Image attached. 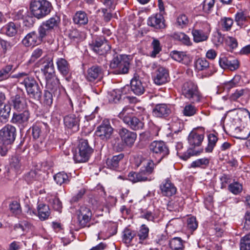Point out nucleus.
<instances>
[{
	"label": "nucleus",
	"instance_id": "obj_36",
	"mask_svg": "<svg viewBox=\"0 0 250 250\" xmlns=\"http://www.w3.org/2000/svg\"><path fill=\"white\" fill-rule=\"evenodd\" d=\"M184 204L183 200L180 197L175 198L174 201L168 202L167 209L170 211H179L182 208Z\"/></svg>",
	"mask_w": 250,
	"mask_h": 250
},
{
	"label": "nucleus",
	"instance_id": "obj_6",
	"mask_svg": "<svg viewBox=\"0 0 250 250\" xmlns=\"http://www.w3.org/2000/svg\"><path fill=\"white\" fill-rule=\"evenodd\" d=\"M42 71L46 80V88L51 90H54V95L59 94L60 82L56 77L54 67H49Z\"/></svg>",
	"mask_w": 250,
	"mask_h": 250
},
{
	"label": "nucleus",
	"instance_id": "obj_1",
	"mask_svg": "<svg viewBox=\"0 0 250 250\" xmlns=\"http://www.w3.org/2000/svg\"><path fill=\"white\" fill-rule=\"evenodd\" d=\"M16 128L12 125H7L0 130V154L6 155L13 143L16 138Z\"/></svg>",
	"mask_w": 250,
	"mask_h": 250
},
{
	"label": "nucleus",
	"instance_id": "obj_46",
	"mask_svg": "<svg viewBox=\"0 0 250 250\" xmlns=\"http://www.w3.org/2000/svg\"><path fill=\"white\" fill-rule=\"evenodd\" d=\"M149 229L145 225H142L138 231L137 236L139 237V243H143V242L147 239L148 235Z\"/></svg>",
	"mask_w": 250,
	"mask_h": 250
},
{
	"label": "nucleus",
	"instance_id": "obj_19",
	"mask_svg": "<svg viewBox=\"0 0 250 250\" xmlns=\"http://www.w3.org/2000/svg\"><path fill=\"white\" fill-rule=\"evenodd\" d=\"M165 20L162 13H157L147 20L148 25L155 29H163L166 27Z\"/></svg>",
	"mask_w": 250,
	"mask_h": 250
},
{
	"label": "nucleus",
	"instance_id": "obj_13",
	"mask_svg": "<svg viewBox=\"0 0 250 250\" xmlns=\"http://www.w3.org/2000/svg\"><path fill=\"white\" fill-rule=\"evenodd\" d=\"M39 35L38 34L33 31L28 33L22 40V43L25 46H31L38 45L42 42V41L46 37L44 35H42L40 31V29H38Z\"/></svg>",
	"mask_w": 250,
	"mask_h": 250
},
{
	"label": "nucleus",
	"instance_id": "obj_24",
	"mask_svg": "<svg viewBox=\"0 0 250 250\" xmlns=\"http://www.w3.org/2000/svg\"><path fill=\"white\" fill-rule=\"evenodd\" d=\"M130 87L131 91L136 95H141L145 92V86L141 81L136 78H133L130 82Z\"/></svg>",
	"mask_w": 250,
	"mask_h": 250
},
{
	"label": "nucleus",
	"instance_id": "obj_64",
	"mask_svg": "<svg viewBox=\"0 0 250 250\" xmlns=\"http://www.w3.org/2000/svg\"><path fill=\"white\" fill-rule=\"evenodd\" d=\"M188 22L187 17L185 15L179 16L177 20V23L181 27L183 28L186 26Z\"/></svg>",
	"mask_w": 250,
	"mask_h": 250
},
{
	"label": "nucleus",
	"instance_id": "obj_48",
	"mask_svg": "<svg viewBox=\"0 0 250 250\" xmlns=\"http://www.w3.org/2000/svg\"><path fill=\"white\" fill-rule=\"evenodd\" d=\"M10 110V106L3 103L0 104V117L4 120H7L9 116Z\"/></svg>",
	"mask_w": 250,
	"mask_h": 250
},
{
	"label": "nucleus",
	"instance_id": "obj_50",
	"mask_svg": "<svg viewBox=\"0 0 250 250\" xmlns=\"http://www.w3.org/2000/svg\"><path fill=\"white\" fill-rule=\"evenodd\" d=\"M151 45L153 48V50L150 53V56L155 58L161 51L162 48L160 45V42L157 39H153L151 43Z\"/></svg>",
	"mask_w": 250,
	"mask_h": 250
},
{
	"label": "nucleus",
	"instance_id": "obj_28",
	"mask_svg": "<svg viewBox=\"0 0 250 250\" xmlns=\"http://www.w3.org/2000/svg\"><path fill=\"white\" fill-rule=\"evenodd\" d=\"M124 157V155L121 153L117 155L112 156L111 158H108L106 164L108 168L116 170L119 165V163Z\"/></svg>",
	"mask_w": 250,
	"mask_h": 250
},
{
	"label": "nucleus",
	"instance_id": "obj_55",
	"mask_svg": "<svg viewBox=\"0 0 250 250\" xmlns=\"http://www.w3.org/2000/svg\"><path fill=\"white\" fill-rule=\"evenodd\" d=\"M49 202L53 208L59 212L61 211L62 204L60 199L56 197L53 196L49 199Z\"/></svg>",
	"mask_w": 250,
	"mask_h": 250
},
{
	"label": "nucleus",
	"instance_id": "obj_4",
	"mask_svg": "<svg viewBox=\"0 0 250 250\" xmlns=\"http://www.w3.org/2000/svg\"><path fill=\"white\" fill-rule=\"evenodd\" d=\"M52 9L51 3L46 0H34L30 3V9L32 14L39 19L48 15Z\"/></svg>",
	"mask_w": 250,
	"mask_h": 250
},
{
	"label": "nucleus",
	"instance_id": "obj_42",
	"mask_svg": "<svg viewBox=\"0 0 250 250\" xmlns=\"http://www.w3.org/2000/svg\"><path fill=\"white\" fill-rule=\"evenodd\" d=\"M208 144L205 150L206 152H211L216 146L218 138L215 134L211 133L208 136Z\"/></svg>",
	"mask_w": 250,
	"mask_h": 250
},
{
	"label": "nucleus",
	"instance_id": "obj_60",
	"mask_svg": "<svg viewBox=\"0 0 250 250\" xmlns=\"http://www.w3.org/2000/svg\"><path fill=\"white\" fill-rule=\"evenodd\" d=\"M248 18V16L242 12L237 13L235 15V21L240 26L243 25L244 22L247 21Z\"/></svg>",
	"mask_w": 250,
	"mask_h": 250
},
{
	"label": "nucleus",
	"instance_id": "obj_57",
	"mask_svg": "<svg viewBox=\"0 0 250 250\" xmlns=\"http://www.w3.org/2000/svg\"><path fill=\"white\" fill-rule=\"evenodd\" d=\"M39 63L43 65L41 68L42 71L49 68V67H51L54 66L52 59L48 57L42 58L40 60Z\"/></svg>",
	"mask_w": 250,
	"mask_h": 250
},
{
	"label": "nucleus",
	"instance_id": "obj_22",
	"mask_svg": "<svg viewBox=\"0 0 250 250\" xmlns=\"http://www.w3.org/2000/svg\"><path fill=\"white\" fill-rule=\"evenodd\" d=\"M170 113L169 106L165 104H157L153 109V115L158 117H167Z\"/></svg>",
	"mask_w": 250,
	"mask_h": 250
},
{
	"label": "nucleus",
	"instance_id": "obj_7",
	"mask_svg": "<svg viewBox=\"0 0 250 250\" xmlns=\"http://www.w3.org/2000/svg\"><path fill=\"white\" fill-rule=\"evenodd\" d=\"M149 149L152 155L156 159L158 163L169 154L168 148L163 141L152 142L149 146Z\"/></svg>",
	"mask_w": 250,
	"mask_h": 250
},
{
	"label": "nucleus",
	"instance_id": "obj_45",
	"mask_svg": "<svg viewBox=\"0 0 250 250\" xmlns=\"http://www.w3.org/2000/svg\"><path fill=\"white\" fill-rule=\"evenodd\" d=\"M136 235L135 231L125 229L123 232V241L126 244H130Z\"/></svg>",
	"mask_w": 250,
	"mask_h": 250
},
{
	"label": "nucleus",
	"instance_id": "obj_61",
	"mask_svg": "<svg viewBox=\"0 0 250 250\" xmlns=\"http://www.w3.org/2000/svg\"><path fill=\"white\" fill-rule=\"evenodd\" d=\"M42 53L43 51L41 48H37L35 49L32 52L30 59L29 60V62H34L42 55Z\"/></svg>",
	"mask_w": 250,
	"mask_h": 250
},
{
	"label": "nucleus",
	"instance_id": "obj_18",
	"mask_svg": "<svg viewBox=\"0 0 250 250\" xmlns=\"http://www.w3.org/2000/svg\"><path fill=\"white\" fill-rule=\"evenodd\" d=\"M30 115V112L27 110H25L22 113H14L11 122L19 125L21 127H24L28 123Z\"/></svg>",
	"mask_w": 250,
	"mask_h": 250
},
{
	"label": "nucleus",
	"instance_id": "obj_15",
	"mask_svg": "<svg viewBox=\"0 0 250 250\" xmlns=\"http://www.w3.org/2000/svg\"><path fill=\"white\" fill-rule=\"evenodd\" d=\"M119 134L122 142L128 147H131L136 140L137 134L125 128H122L119 130Z\"/></svg>",
	"mask_w": 250,
	"mask_h": 250
},
{
	"label": "nucleus",
	"instance_id": "obj_30",
	"mask_svg": "<svg viewBox=\"0 0 250 250\" xmlns=\"http://www.w3.org/2000/svg\"><path fill=\"white\" fill-rule=\"evenodd\" d=\"M134 110L130 106H125L119 114L118 117L124 123H128L130 119L134 116Z\"/></svg>",
	"mask_w": 250,
	"mask_h": 250
},
{
	"label": "nucleus",
	"instance_id": "obj_31",
	"mask_svg": "<svg viewBox=\"0 0 250 250\" xmlns=\"http://www.w3.org/2000/svg\"><path fill=\"white\" fill-rule=\"evenodd\" d=\"M14 108L18 111H21L26 106V102L24 99L19 95L16 94L11 98Z\"/></svg>",
	"mask_w": 250,
	"mask_h": 250
},
{
	"label": "nucleus",
	"instance_id": "obj_49",
	"mask_svg": "<svg viewBox=\"0 0 250 250\" xmlns=\"http://www.w3.org/2000/svg\"><path fill=\"white\" fill-rule=\"evenodd\" d=\"M220 23L223 30L229 31L233 25V21L230 18L224 17L221 19Z\"/></svg>",
	"mask_w": 250,
	"mask_h": 250
},
{
	"label": "nucleus",
	"instance_id": "obj_3",
	"mask_svg": "<svg viewBox=\"0 0 250 250\" xmlns=\"http://www.w3.org/2000/svg\"><path fill=\"white\" fill-rule=\"evenodd\" d=\"M110 68L116 74L127 73L130 67L129 59L126 56L115 53L110 63Z\"/></svg>",
	"mask_w": 250,
	"mask_h": 250
},
{
	"label": "nucleus",
	"instance_id": "obj_58",
	"mask_svg": "<svg viewBox=\"0 0 250 250\" xmlns=\"http://www.w3.org/2000/svg\"><path fill=\"white\" fill-rule=\"evenodd\" d=\"M229 190L234 194H238L242 190V186L238 182H234L229 186Z\"/></svg>",
	"mask_w": 250,
	"mask_h": 250
},
{
	"label": "nucleus",
	"instance_id": "obj_56",
	"mask_svg": "<svg viewBox=\"0 0 250 250\" xmlns=\"http://www.w3.org/2000/svg\"><path fill=\"white\" fill-rule=\"evenodd\" d=\"M30 227V224L26 220L20 222L19 223L15 225L14 229L16 230L21 229L22 232L27 231Z\"/></svg>",
	"mask_w": 250,
	"mask_h": 250
},
{
	"label": "nucleus",
	"instance_id": "obj_5",
	"mask_svg": "<svg viewBox=\"0 0 250 250\" xmlns=\"http://www.w3.org/2000/svg\"><path fill=\"white\" fill-rule=\"evenodd\" d=\"M182 94L192 102H199L200 93L196 84L192 81L184 83L181 87Z\"/></svg>",
	"mask_w": 250,
	"mask_h": 250
},
{
	"label": "nucleus",
	"instance_id": "obj_16",
	"mask_svg": "<svg viewBox=\"0 0 250 250\" xmlns=\"http://www.w3.org/2000/svg\"><path fill=\"white\" fill-rule=\"evenodd\" d=\"M92 214L91 210L88 208L82 206L80 208V213L78 215V220L80 225L83 227H89V222Z\"/></svg>",
	"mask_w": 250,
	"mask_h": 250
},
{
	"label": "nucleus",
	"instance_id": "obj_39",
	"mask_svg": "<svg viewBox=\"0 0 250 250\" xmlns=\"http://www.w3.org/2000/svg\"><path fill=\"white\" fill-rule=\"evenodd\" d=\"M3 29L7 36L13 37L17 33L18 25L14 22H10L3 27Z\"/></svg>",
	"mask_w": 250,
	"mask_h": 250
},
{
	"label": "nucleus",
	"instance_id": "obj_34",
	"mask_svg": "<svg viewBox=\"0 0 250 250\" xmlns=\"http://www.w3.org/2000/svg\"><path fill=\"white\" fill-rule=\"evenodd\" d=\"M128 178L130 181L133 183L151 180V179L149 177H145V175H143L141 171L139 172H129L128 175Z\"/></svg>",
	"mask_w": 250,
	"mask_h": 250
},
{
	"label": "nucleus",
	"instance_id": "obj_52",
	"mask_svg": "<svg viewBox=\"0 0 250 250\" xmlns=\"http://www.w3.org/2000/svg\"><path fill=\"white\" fill-rule=\"evenodd\" d=\"M197 109L195 106L191 104H188L185 105L183 110V113L185 116H192L196 113Z\"/></svg>",
	"mask_w": 250,
	"mask_h": 250
},
{
	"label": "nucleus",
	"instance_id": "obj_14",
	"mask_svg": "<svg viewBox=\"0 0 250 250\" xmlns=\"http://www.w3.org/2000/svg\"><path fill=\"white\" fill-rule=\"evenodd\" d=\"M104 71L102 68L97 65L89 68L85 74L86 80L89 82H94L100 80L103 76Z\"/></svg>",
	"mask_w": 250,
	"mask_h": 250
},
{
	"label": "nucleus",
	"instance_id": "obj_10",
	"mask_svg": "<svg viewBox=\"0 0 250 250\" xmlns=\"http://www.w3.org/2000/svg\"><path fill=\"white\" fill-rule=\"evenodd\" d=\"M113 132V128L110 125L108 120H104L102 123L97 127L95 131L96 136L100 139L106 141L111 136Z\"/></svg>",
	"mask_w": 250,
	"mask_h": 250
},
{
	"label": "nucleus",
	"instance_id": "obj_2",
	"mask_svg": "<svg viewBox=\"0 0 250 250\" xmlns=\"http://www.w3.org/2000/svg\"><path fill=\"white\" fill-rule=\"evenodd\" d=\"M15 77L19 78L21 83L24 85L27 93L30 98L37 100L41 98V89L34 79L27 77L25 73H19Z\"/></svg>",
	"mask_w": 250,
	"mask_h": 250
},
{
	"label": "nucleus",
	"instance_id": "obj_59",
	"mask_svg": "<svg viewBox=\"0 0 250 250\" xmlns=\"http://www.w3.org/2000/svg\"><path fill=\"white\" fill-rule=\"evenodd\" d=\"M195 28L200 29L204 33L209 35L211 31L210 24L206 21L200 22L197 23Z\"/></svg>",
	"mask_w": 250,
	"mask_h": 250
},
{
	"label": "nucleus",
	"instance_id": "obj_26",
	"mask_svg": "<svg viewBox=\"0 0 250 250\" xmlns=\"http://www.w3.org/2000/svg\"><path fill=\"white\" fill-rule=\"evenodd\" d=\"M59 71L63 76L67 75L70 71V65L67 61L63 58H58L56 61Z\"/></svg>",
	"mask_w": 250,
	"mask_h": 250
},
{
	"label": "nucleus",
	"instance_id": "obj_54",
	"mask_svg": "<svg viewBox=\"0 0 250 250\" xmlns=\"http://www.w3.org/2000/svg\"><path fill=\"white\" fill-rule=\"evenodd\" d=\"M121 98V92L120 89H115L110 92L108 96L109 101L111 103H117Z\"/></svg>",
	"mask_w": 250,
	"mask_h": 250
},
{
	"label": "nucleus",
	"instance_id": "obj_11",
	"mask_svg": "<svg viewBox=\"0 0 250 250\" xmlns=\"http://www.w3.org/2000/svg\"><path fill=\"white\" fill-rule=\"evenodd\" d=\"M89 45L91 49L100 55H104L110 49V46L104 38H96Z\"/></svg>",
	"mask_w": 250,
	"mask_h": 250
},
{
	"label": "nucleus",
	"instance_id": "obj_12",
	"mask_svg": "<svg viewBox=\"0 0 250 250\" xmlns=\"http://www.w3.org/2000/svg\"><path fill=\"white\" fill-rule=\"evenodd\" d=\"M151 67L153 69H157L153 76V80L155 84L162 85L168 81V73L165 68L160 66H157L155 63L151 64Z\"/></svg>",
	"mask_w": 250,
	"mask_h": 250
},
{
	"label": "nucleus",
	"instance_id": "obj_43",
	"mask_svg": "<svg viewBox=\"0 0 250 250\" xmlns=\"http://www.w3.org/2000/svg\"><path fill=\"white\" fill-rule=\"evenodd\" d=\"M209 163V159L208 158L204 157L198 159L193 161L190 165V167L192 168L199 167L205 168L208 166Z\"/></svg>",
	"mask_w": 250,
	"mask_h": 250
},
{
	"label": "nucleus",
	"instance_id": "obj_37",
	"mask_svg": "<svg viewBox=\"0 0 250 250\" xmlns=\"http://www.w3.org/2000/svg\"><path fill=\"white\" fill-rule=\"evenodd\" d=\"M125 124L134 130L143 129L144 126V123L135 116H133L128 123H126Z\"/></svg>",
	"mask_w": 250,
	"mask_h": 250
},
{
	"label": "nucleus",
	"instance_id": "obj_25",
	"mask_svg": "<svg viewBox=\"0 0 250 250\" xmlns=\"http://www.w3.org/2000/svg\"><path fill=\"white\" fill-rule=\"evenodd\" d=\"M171 57L175 61L186 65L188 64L191 62L190 58L184 52L173 51L171 53Z\"/></svg>",
	"mask_w": 250,
	"mask_h": 250
},
{
	"label": "nucleus",
	"instance_id": "obj_62",
	"mask_svg": "<svg viewBox=\"0 0 250 250\" xmlns=\"http://www.w3.org/2000/svg\"><path fill=\"white\" fill-rule=\"evenodd\" d=\"M198 226V224L196 221V218L194 217H191L187 220V227L191 230H195Z\"/></svg>",
	"mask_w": 250,
	"mask_h": 250
},
{
	"label": "nucleus",
	"instance_id": "obj_9",
	"mask_svg": "<svg viewBox=\"0 0 250 250\" xmlns=\"http://www.w3.org/2000/svg\"><path fill=\"white\" fill-rule=\"evenodd\" d=\"M60 22V18L57 15L50 18L43 22L39 27L41 34L46 37L52 32L53 30H55L59 27Z\"/></svg>",
	"mask_w": 250,
	"mask_h": 250
},
{
	"label": "nucleus",
	"instance_id": "obj_8",
	"mask_svg": "<svg viewBox=\"0 0 250 250\" xmlns=\"http://www.w3.org/2000/svg\"><path fill=\"white\" fill-rule=\"evenodd\" d=\"M78 148V153H76L74 155L75 161L76 163L86 162L93 152V149L89 146L87 140L81 139L80 141Z\"/></svg>",
	"mask_w": 250,
	"mask_h": 250
},
{
	"label": "nucleus",
	"instance_id": "obj_20",
	"mask_svg": "<svg viewBox=\"0 0 250 250\" xmlns=\"http://www.w3.org/2000/svg\"><path fill=\"white\" fill-rule=\"evenodd\" d=\"M204 138V133H200L196 130H193L188 137V142L190 148L193 149L200 146Z\"/></svg>",
	"mask_w": 250,
	"mask_h": 250
},
{
	"label": "nucleus",
	"instance_id": "obj_29",
	"mask_svg": "<svg viewBox=\"0 0 250 250\" xmlns=\"http://www.w3.org/2000/svg\"><path fill=\"white\" fill-rule=\"evenodd\" d=\"M142 163L143 164V167H141L140 171L145 177H148V176L153 171L154 162L151 160H144Z\"/></svg>",
	"mask_w": 250,
	"mask_h": 250
},
{
	"label": "nucleus",
	"instance_id": "obj_33",
	"mask_svg": "<svg viewBox=\"0 0 250 250\" xmlns=\"http://www.w3.org/2000/svg\"><path fill=\"white\" fill-rule=\"evenodd\" d=\"M185 242L180 237H174L169 241V246L172 250H184Z\"/></svg>",
	"mask_w": 250,
	"mask_h": 250
},
{
	"label": "nucleus",
	"instance_id": "obj_44",
	"mask_svg": "<svg viewBox=\"0 0 250 250\" xmlns=\"http://www.w3.org/2000/svg\"><path fill=\"white\" fill-rule=\"evenodd\" d=\"M13 65L8 64L0 70V82L7 80L9 78L12 72Z\"/></svg>",
	"mask_w": 250,
	"mask_h": 250
},
{
	"label": "nucleus",
	"instance_id": "obj_63",
	"mask_svg": "<svg viewBox=\"0 0 250 250\" xmlns=\"http://www.w3.org/2000/svg\"><path fill=\"white\" fill-rule=\"evenodd\" d=\"M9 209L14 213H19L21 211L20 205L17 201H14L10 204Z\"/></svg>",
	"mask_w": 250,
	"mask_h": 250
},
{
	"label": "nucleus",
	"instance_id": "obj_51",
	"mask_svg": "<svg viewBox=\"0 0 250 250\" xmlns=\"http://www.w3.org/2000/svg\"><path fill=\"white\" fill-rule=\"evenodd\" d=\"M240 250H250V233L241 239Z\"/></svg>",
	"mask_w": 250,
	"mask_h": 250
},
{
	"label": "nucleus",
	"instance_id": "obj_41",
	"mask_svg": "<svg viewBox=\"0 0 250 250\" xmlns=\"http://www.w3.org/2000/svg\"><path fill=\"white\" fill-rule=\"evenodd\" d=\"M171 37L174 40L180 41L185 45H190L192 44L188 36L183 32H175Z\"/></svg>",
	"mask_w": 250,
	"mask_h": 250
},
{
	"label": "nucleus",
	"instance_id": "obj_35",
	"mask_svg": "<svg viewBox=\"0 0 250 250\" xmlns=\"http://www.w3.org/2000/svg\"><path fill=\"white\" fill-rule=\"evenodd\" d=\"M74 22L79 25H85L88 23V19L87 14L83 11L77 12L73 18Z\"/></svg>",
	"mask_w": 250,
	"mask_h": 250
},
{
	"label": "nucleus",
	"instance_id": "obj_53",
	"mask_svg": "<svg viewBox=\"0 0 250 250\" xmlns=\"http://www.w3.org/2000/svg\"><path fill=\"white\" fill-rule=\"evenodd\" d=\"M47 89L44 91L43 103L46 106H50L53 103V96L51 92L52 91L54 93V90Z\"/></svg>",
	"mask_w": 250,
	"mask_h": 250
},
{
	"label": "nucleus",
	"instance_id": "obj_21",
	"mask_svg": "<svg viewBox=\"0 0 250 250\" xmlns=\"http://www.w3.org/2000/svg\"><path fill=\"white\" fill-rule=\"evenodd\" d=\"M160 189L163 194L167 196H172L177 191L176 187L168 179L162 182L160 186Z\"/></svg>",
	"mask_w": 250,
	"mask_h": 250
},
{
	"label": "nucleus",
	"instance_id": "obj_23",
	"mask_svg": "<svg viewBox=\"0 0 250 250\" xmlns=\"http://www.w3.org/2000/svg\"><path fill=\"white\" fill-rule=\"evenodd\" d=\"M219 62L220 66L223 69H229L231 70H234L239 67L238 60L236 59L229 60L224 56L220 57Z\"/></svg>",
	"mask_w": 250,
	"mask_h": 250
},
{
	"label": "nucleus",
	"instance_id": "obj_47",
	"mask_svg": "<svg viewBox=\"0 0 250 250\" xmlns=\"http://www.w3.org/2000/svg\"><path fill=\"white\" fill-rule=\"evenodd\" d=\"M16 43L14 40L8 41L0 38V45L3 53L5 54L8 50H10L16 44Z\"/></svg>",
	"mask_w": 250,
	"mask_h": 250
},
{
	"label": "nucleus",
	"instance_id": "obj_27",
	"mask_svg": "<svg viewBox=\"0 0 250 250\" xmlns=\"http://www.w3.org/2000/svg\"><path fill=\"white\" fill-rule=\"evenodd\" d=\"M64 124L68 128L78 129L79 120L74 114H69L64 117Z\"/></svg>",
	"mask_w": 250,
	"mask_h": 250
},
{
	"label": "nucleus",
	"instance_id": "obj_40",
	"mask_svg": "<svg viewBox=\"0 0 250 250\" xmlns=\"http://www.w3.org/2000/svg\"><path fill=\"white\" fill-rule=\"evenodd\" d=\"M38 216L41 220L47 219L50 215L49 208L47 205L40 204L38 207Z\"/></svg>",
	"mask_w": 250,
	"mask_h": 250
},
{
	"label": "nucleus",
	"instance_id": "obj_32",
	"mask_svg": "<svg viewBox=\"0 0 250 250\" xmlns=\"http://www.w3.org/2000/svg\"><path fill=\"white\" fill-rule=\"evenodd\" d=\"M193 40L195 42H202L207 41L208 38L209 34L204 33L198 28H193L191 32Z\"/></svg>",
	"mask_w": 250,
	"mask_h": 250
},
{
	"label": "nucleus",
	"instance_id": "obj_38",
	"mask_svg": "<svg viewBox=\"0 0 250 250\" xmlns=\"http://www.w3.org/2000/svg\"><path fill=\"white\" fill-rule=\"evenodd\" d=\"M70 177L64 172H60L54 176V179L58 185L67 184L70 181Z\"/></svg>",
	"mask_w": 250,
	"mask_h": 250
},
{
	"label": "nucleus",
	"instance_id": "obj_17",
	"mask_svg": "<svg viewBox=\"0 0 250 250\" xmlns=\"http://www.w3.org/2000/svg\"><path fill=\"white\" fill-rule=\"evenodd\" d=\"M195 66L196 68L199 71L208 69V72L206 73V77H209L216 72V69L214 65L209 64L208 62L205 58L198 59L195 62Z\"/></svg>",
	"mask_w": 250,
	"mask_h": 250
}]
</instances>
